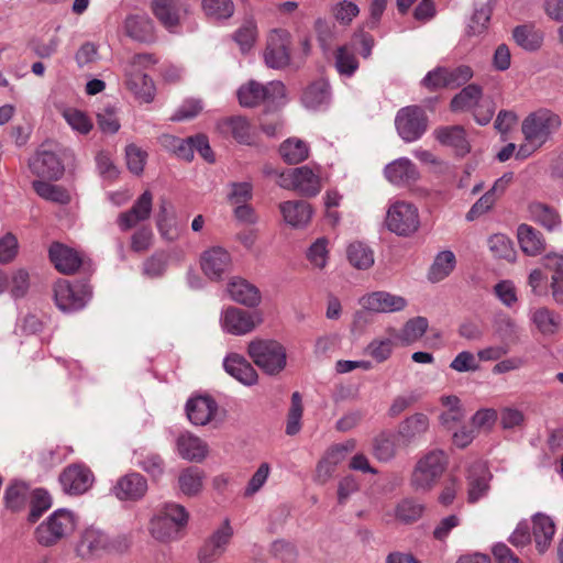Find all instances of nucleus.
Returning a JSON list of instances; mask_svg holds the SVG:
<instances>
[{
  "mask_svg": "<svg viewBox=\"0 0 563 563\" xmlns=\"http://www.w3.org/2000/svg\"><path fill=\"white\" fill-rule=\"evenodd\" d=\"M562 120L549 109H539L525 118L521 131L526 143L520 145L516 157L525 159L542 147L559 131Z\"/></svg>",
  "mask_w": 563,
  "mask_h": 563,
  "instance_id": "1",
  "label": "nucleus"
},
{
  "mask_svg": "<svg viewBox=\"0 0 563 563\" xmlns=\"http://www.w3.org/2000/svg\"><path fill=\"white\" fill-rule=\"evenodd\" d=\"M424 511V505L412 498H404L400 500L394 510L395 518L404 523L411 525L418 521Z\"/></svg>",
  "mask_w": 563,
  "mask_h": 563,
  "instance_id": "46",
  "label": "nucleus"
},
{
  "mask_svg": "<svg viewBox=\"0 0 563 563\" xmlns=\"http://www.w3.org/2000/svg\"><path fill=\"white\" fill-rule=\"evenodd\" d=\"M217 128L222 135H230L240 144H255L252 125L244 117L235 115L222 119L217 123Z\"/></svg>",
  "mask_w": 563,
  "mask_h": 563,
  "instance_id": "20",
  "label": "nucleus"
},
{
  "mask_svg": "<svg viewBox=\"0 0 563 563\" xmlns=\"http://www.w3.org/2000/svg\"><path fill=\"white\" fill-rule=\"evenodd\" d=\"M123 31L130 38L151 43L155 38L154 23L145 13L129 14L123 21Z\"/></svg>",
  "mask_w": 563,
  "mask_h": 563,
  "instance_id": "25",
  "label": "nucleus"
},
{
  "mask_svg": "<svg viewBox=\"0 0 563 563\" xmlns=\"http://www.w3.org/2000/svg\"><path fill=\"white\" fill-rule=\"evenodd\" d=\"M29 167L31 172L38 177L58 179L64 173V166L51 148V144L43 143L30 159Z\"/></svg>",
  "mask_w": 563,
  "mask_h": 563,
  "instance_id": "11",
  "label": "nucleus"
},
{
  "mask_svg": "<svg viewBox=\"0 0 563 563\" xmlns=\"http://www.w3.org/2000/svg\"><path fill=\"white\" fill-rule=\"evenodd\" d=\"M554 534L555 525L549 516L538 512L532 517L531 538H533L536 549L540 554L549 550Z\"/></svg>",
  "mask_w": 563,
  "mask_h": 563,
  "instance_id": "28",
  "label": "nucleus"
},
{
  "mask_svg": "<svg viewBox=\"0 0 563 563\" xmlns=\"http://www.w3.org/2000/svg\"><path fill=\"white\" fill-rule=\"evenodd\" d=\"M63 118L68 123V125L79 134L86 135L93 128V123L90 118L85 112L75 108L64 109Z\"/></svg>",
  "mask_w": 563,
  "mask_h": 563,
  "instance_id": "53",
  "label": "nucleus"
},
{
  "mask_svg": "<svg viewBox=\"0 0 563 563\" xmlns=\"http://www.w3.org/2000/svg\"><path fill=\"white\" fill-rule=\"evenodd\" d=\"M395 336L391 332V336L388 338H377L374 339L366 346V354L373 357L378 363L385 362L391 355L393 349L395 346Z\"/></svg>",
  "mask_w": 563,
  "mask_h": 563,
  "instance_id": "54",
  "label": "nucleus"
},
{
  "mask_svg": "<svg viewBox=\"0 0 563 563\" xmlns=\"http://www.w3.org/2000/svg\"><path fill=\"white\" fill-rule=\"evenodd\" d=\"M449 463V456L441 449H432L417 462L411 474V486L417 492H428L440 479Z\"/></svg>",
  "mask_w": 563,
  "mask_h": 563,
  "instance_id": "4",
  "label": "nucleus"
},
{
  "mask_svg": "<svg viewBox=\"0 0 563 563\" xmlns=\"http://www.w3.org/2000/svg\"><path fill=\"white\" fill-rule=\"evenodd\" d=\"M361 303L365 309L380 313L397 312L407 307V300L402 296L383 290L363 296Z\"/></svg>",
  "mask_w": 563,
  "mask_h": 563,
  "instance_id": "19",
  "label": "nucleus"
},
{
  "mask_svg": "<svg viewBox=\"0 0 563 563\" xmlns=\"http://www.w3.org/2000/svg\"><path fill=\"white\" fill-rule=\"evenodd\" d=\"M51 506L52 498L45 489L37 488L33 490L29 520L35 522Z\"/></svg>",
  "mask_w": 563,
  "mask_h": 563,
  "instance_id": "60",
  "label": "nucleus"
},
{
  "mask_svg": "<svg viewBox=\"0 0 563 563\" xmlns=\"http://www.w3.org/2000/svg\"><path fill=\"white\" fill-rule=\"evenodd\" d=\"M492 474L483 462H475L468 470L467 482V498L468 503H476L482 497L486 496L489 490V481Z\"/></svg>",
  "mask_w": 563,
  "mask_h": 563,
  "instance_id": "24",
  "label": "nucleus"
},
{
  "mask_svg": "<svg viewBox=\"0 0 563 563\" xmlns=\"http://www.w3.org/2000/svg\"><path fill=\"white\" fill-rule=\"evenodd\" d=\"M55 302L65 312H74L82 309L90 298V291L86 285H71L67 280H58L54 287Z\"/></svg>",
  "mask_w": 563,
  "mask_h": 563,
  "instance_id": "9",
  "label": "nucleus"
},
{
  "mask_svg": "<svg viewBox=\"0 0 563 563\" xmlns=\"http://www.w3.org/2000/svg\"><path fill=\"white\" fill-rule=\"evenodd\" d=\"M302 417V401L301 396L298 391L291 395V406L288 412L286 433L288 435H295L299 432L301 424L300 420Z\"/></svg>",
  "mask_w": 563,
  "mask_h": 563,
  "instance_id": "57",
  "label": "nucleus"
},
{
  "mask_svg": "<svg viewBox=\"0 0 563 563\" xmlns=\"http://www.w3.org/2000/svg\"><path fill=\"white\" fill-rule=\"evenodd\" d=\"M474 76V71L468 65H459L455 68H446V78L449 88H459L467 84Z\"/></svg>",
  "mask_w": 563,
  "mask_h": 563,
  "instance_id": "64",
  "label": "nucleus"
},
{
  "mask_svg": "<svg viewBox=\"0 0 563 563\" xmlns=\"http://www.w3.org/2000/svg\"><path fill=\"white\" fill-rule=\"evenodd\" d=\"M48 254L55 268L65 275L76 273L82 264V257L77 251L58 242L51 245Z\"/></svg>",
  "mask_w": 563,
  "mask_h": 563,
  "instance_id": "22",
  "label": "nucleus"
},
{
  "mask_svg": "<svg viewBox=\"0 0 563 563\" xmlns=\"http://www.w3.org/2000/svg\"><path fill=\"white\" fill-rule=\"evenodd\" d=\"M395 125L405 142H415L427 131L428 117L424 110L418 106L405 107L397 112Z\"/></svg>",
  "mask_w": 563,
  "mask_h": 563,
  "instance_id": "8",
  "label": "nucleus"
},
{
  "mask_svg": "<svg viewBox=\"0 0 563 563\" xmlns=\"http://www.w3.org/2000/svg\"><path fill=\"white\" fill-rule=\"evenodd\" d=\"M147 492L146 478L136 472L121 476L111 488V493L122 501H137Z\"/></svg>",
  "mask_w": 563,
  "mask_h": 563,
  "instance_id": "12",
  "label": "nucleus"
},
{
  "mask_svg": "<svg viewBox=\"0 0 563 563\" xmlns=\"http://www.w3.org/2000/svg\"><path fill=\"white\" fill-rule=\"evenodd\" d=\"M433 134L442 145L454 147L459 155H465L470 152L465 130L460 125L438 128Z\"/></svg>",
  "mask_w": 563,
  "mask_h": 563,
  "instance_id": "33",
  "label": "nucleus"
},
{
  "mask_svg": "<svg viewBox=\"0 0 563 563\" xmlns=\"http://www.w3.org/2000/svg\"><path fill=\"white\" fill-rule=\"evenodd\" d=\"M332 13L340 24L347 25L360 13V9L356 3L343 0L332 8Z\"/></svg>",
  "mask_w": 563,
  "mask_h": 563,
  "instance_id": "63",
  "label": "nucleus"
},
{
  "mask_svg": "<svg viewBox=\"0 0 563 563\" xmlns=\"http://www.w3.org/2000/svg\"><path fill=\"white\" fill-rule=\"evenodd\" d=\"M152 11L165 29L176 32L185 8L179 0H153Z\"/></svg>",
  "mask_w": 563,
  "mask_h": 563,
  "instance_id": "27",
  "label": "nucleus"
},
{
  "mask_svg": "<svg viewBox=\"0 0 563 563\" xmlns=\"http://www.w3.org/2000/svg\"><path fill=\"white\" fill-rule=\"evenodd\" d=\"M232 528L225 521L222 527L216 530L212 536L206 541L198 553L200 563H214L225 552L227 547L232 537Z\"/></svg>",
  "mask_w": 563,
  "mask_h": 563,
  "instance_id": "14",
  "label": "nucleus"
},
{
  "mask_svg": "<svg viewBox=\"0 0 563 563\" xmlns=\"http://www.w3.org/2000/svg\"><path fill=\"white\" fill-rule=\"evenodd\" d=\"M482 98V87L470 84L452 98L450 108L454 112L475 109L483 101Z\"/></svg>",
  "mask_w": 563,
  "mask_h": 563,
  "instance_id": "38",
  "label": "nucleus"
},
{
  "mask_svg": "<svg viewBox=\"0 0 563 563\" xmlns=\"http://www.w3.org/2000/svg\"><path fill=\"white\" fill-rule=\"evenodd\" d=\"M353 448L354 442L331 446L317 464L314 481L321 485L325 484L333 476L338 465L344 460L345 454L353 450Z\"/></svg>",
  "mask_w": 563,
  "mask_h": 563,
  "instance_id": "16",
  "label": "nucleus"
},
{
  "mask_svg": "<svg viewBox=\"0 0 563 563\" xmlns=\"http://www.w3.org/2000/svg\"><path fill=\"white\" fill-rule=\"evenodd\" d=\"M288 36L284 31L274 30L268 37L264 53L265 63L271 68H283L289 63Z\"/></svg>",
  "mask_w": 563,
  "mask_h": 563,
  "instance_id": "18",
  "label": "nucleus"
},
{
  "mask_svg": "<svg viewBox=\"0 0 563 563\" xmlns=\"http://www.w3.org/2000/svg\"><path fill=\"white\" fill-rule=\"evenodd\" d=\"M201 7L205 14L216 21L230 19L235 10L232 0H202Z\"/></svg>",
  "mask_w": 563,
  "mask_h": 563,
  "instance_id": "48",
  "label": "nucleus"
},
{
  "mask_svg": "<svg viewBox=\"0 0 563 563\" xmlns=\"http://www.w3.org/2000/svg\"><path fill=\"white\" fill-rule=\"evenodd\" d=\"M328 240L319 238L309 247L307 256L313 266L324 268L328 263Z\"/></svg>",
  "mask_w": 563,
  "mask_h": 563,
  "instance_id": "62",
  "label": "nucleus"
},
{
  "mask_svg": "<svg viewBox=\"0 0 563 563\" xmlns=\"http://www.w3.org/2000/svg\"><path fill=\"white\" fill-rule=\"evenodd\" d=\"M429 327V322L424 317H415L409 319L399 333L396 330H390L394 336L397 338L401 344L410 345L423 336Z\"/></svg>",
  "mask_w": 563,
  "mask_h": 563,
  "instance_id": "43",
  "label": "nucleus"
},
{
  "mask_svg": "<svg viewBox=\"0 0 563 563\" xmlns=\"http://www.w3.org/2000/svg\"><path fill=\"white\" fill-rule=\"evenodd\" d=\"M156 225L163 239L174 241L177 238L174 217L168 214L165 202L159 206Z\"/></svg>",
  "mask_w": 563,
  "mask_h": 563,
  "instance_id": "61",
  "label": "nucleus"
},
{
  "mask_svg": "<svg viewBox=\"0 0 563 563\" xmlns=\"http://www.w3.org/2000/svg\"><path fill=\"white\" fill-rule=\"evenodd\" d=\"M529 213L533 221L538 222L549 231H553L561 224L558 212L550 206L542 202H531Z\"/></svg>",
  "mask_w": 563,
  "mask_h": 563,
  "instance_id": "45",
  "label": "nucleus"
},
{
  "mask_svg": "<svg viewBox=\"0 0 563 563\" xmlns=\"http://www.w3.org/2000/svg\"><path fill=\"white\" fill-rule=\"evenodd\" d=\"M261 322L262 318L257 311H246L235 307L225 309L220 318L223 331L233 335L250 333Z\"/></svg>",
  "mask_w": 563,
  "mask_h": 563,
  "instance_id": "10",
  "label": "nucleus"
},
{
  "mask_svg": "<svg viewBox=\"0 0 563 563\" xmlns=\"http://www.w3.org/2000/svg\"><path fill=\"white\" fill-rule=\"evenodd\" d=\"M492 254L498 258L512 260L515 252L511 241L504 234H494L488 239Z\"/></svg>",
  "mask_w": 563,
  "mask_h": 563,
  "instance_id": "59",
  "label": "nucleus"
},
{
  "mask_svg": "<svg viewBox=\"0 0 563 563\" xmlns=\"http://www.w3.org/2000/svg\"><path fill=\"white\" fill-rule=\"evenodd\" d=\"M285 222L294 228L306 227L312 217V208L307 201H285L279 205Z\"/></svg>",
  "mask_w": 563,
  "mask_h": 563,
  "instance_id": "31",
  "label": "nucleus"
},
{
  "mask_svg": "<svg viewBox=\"0 0 563 563\" xmlns=\"http://www.w3.org/2000/svg\"><path fill=\"white\" fill-rule=\"evenodd\" d=\"M200 266L208 278L218 280L230 269L231 256L224 249L213 246L201 254Z\"/></svg>",
  "mask_w": 563,
  "mask_h": 563,
  "instance_id": "15",
  "label": "nucleus"
},
{
  "mask_svg": "<svg viewBox=\"0 0 563 563\" xmlns=\"http://www.w3.org/2000/svg\"><path fill=\"white\" fill-rule=\"evenodd\" d=\"M302 104L310 110L327 108L331 101L330 85L325 79H319L310 84L301 97Z\"/></svg>",
  "mask_w": 563,
  "mask_h": 563,
  "instance_id": "30",
  "label": "nucleus"
},
{
  "mask_svg": "<svg viewBox=\"0 0 563 563\" xmlns=\"http://www.w3.org/2000/svg\"><path fill=\"white\" fill-rule=\"evenodd\" d=\"M189 515L184 506L168 503L163 506L158 514V525H165L166 520H169L172 523L176 526L178 531L187 525Z\"/></svg>",
  "mask_w": 563,
  "mask_h": 563,
  "instance_id": "49",
  "label": "nucleus"
},
{
  "mask_svg": "<svg viewBox=\"0 0 563 563\" xmlns=\"http://www.w3.org/2000/svg\"><path fill=\"white\" fill-rule=\"evenodd\" d=\"M59 483L65 493L80 495L91 487L93 475L86 466L74 464L63 471L59 475Z\"/></svg>",
  "mask_w": 563,
  "mask_h": 563,
  "instance_id": "13",
  "label": "nucleus"
},
{
  "mask_svg": "<svg viewBox=\"0 0 563 563\" xmlns=\"http://www.w3.org/2000/svg\"><path fill=\"white\" fill-rule=\"evenodd\" d=\"M400 445L402 443L397 433L382 432L373 440L372 453L379 462H389L396 456Z\"/></svg>",
  "mask_w": 563,
  "mask_h": 563,
  "instance_id": "34",
  "label": "nucleus"
},
{
  "mask_svg": "<svg viewBox=\"0 0 563 563\" xmlns=\"http://www.w3.org/2000/svg\"><path fill=\"white\" fill-rule=\"evenodd\" d=\"M335 68L340 75L351 77L358 68V60L353 49L343 45L335 52Z\"/></svg>",
  "mask_w": 563,
  "mask_h": 563,
  "instance_id": "50",
  "label": "nucleus"
},
{
  "mask_svg": "<svg viewBox=\"0 0 563 563\" xmlns=\"http://www.w3.org/2000/svg\"><path fill=\"white\" fill-rule=\"evenodd\" d=\"M346 258L356 269L366 271L374 265V251L365 243L354 241L346 247Z\"/></svg>",
  "mask_w": 563,
  "mask_h": 563,
  "instance_id": "39",
  "label": "nucleus"
},
{
  "mask_svg": "<svg viewBox=\"0 0 563 563\" xmlns=\"http://www.w3.org/2000/svg\"><path fill=\"white\" fill-rule=\"evenodd\" d=\"M29 487L24 482L14 481L4 492L5 506L12 510L20 509L26 498Z\"/></svg>",
  "mask_w": 563,
  "mask_h": 563,
  "instance_id": "56",
  "label": "nucleus"
},
{
  "mask_svg": "<svg viewBox=\"0 0 563 563\" xmlns=\"http://www.w3.org/2000/svg\"><path fill=\"white\" fill-rule=\"evenodd\" d=\"M428 429V417L423 413H416L400 423L397 434L402 445H408L415 439L426 433Z\"/></svg>",
  "mask_w": 563,
  "mask_h": 563,
  "instance_id": "37",
  "label": "nucleus"
},
{
  "mask_svg": "<svg viewBox=\"0 0 563 563\" xmlns=\"http://www.w3.org/2000/svg\"><path fill=\"white\" fill-rule=\"evenodd\" d=\"M228 292L232 300L247 307H255L261 301L258 289L242 278L232 279L228 284Z\"/></svg>",
  "mask_w": 563,
  "mask_h": 563,
  "instance_id": "32",
  "label": "nucleus"
},
{
  "mask_svg": "<svg viewBox=\"0 0 563 563\" xmlns=\"http://www.w3.org/2000/svg\"><path fill=\"white\" fill-rule=\"evenodd\" d=\"M295 190L306 197H313L321 190L319 174H316L308 166L297 167Z\"/></svg>",
  "mask_w": 563,
  "mask_h": 563,
  "instance_id": "42",
  "label": "nucleus"
},
{
  "mask_svg": "<svg viewBox=\"0 0 563 563\" xmlns=\"http://www.w3.org/2000/svg\"><path fill=\"white\" fill-rule=\"evenodd\" d=\"M35 192L49 201L58 203H68L70 200L69 194L60 186L53 185L42 180L33 181Z\"/></svg>",
  "mask_w": 563,
  "mask_h": 563,
  "instance_id": "52",
  "label": "nucleus"
},
{
  "mask_svg": "<svg viewBox=\"0 0 563 563\" xmlns=\"http://www.w3.org/2000/svg\"><path fill=\"white\" fill-rule=\"evenodd\" d=\"M153 207V195L145 190L133 203L130 210L122 212L118 217V225L121 231H129L137 223L147 220Z\"/></svg>",
  "mask_w": 563,
  "mask_h": 563,
  "instance_id": "17",
  "label": "nucleus"
},
{
  "mask_svg": "<svg viewBox=\"0 0 563 563\" xmlns=\"http://www.w3.org/2000/svg\"><path fill=\"white\" fill-rule=\"evenodd\" d=\"M136 465L147 473L153 479H158L165 472V463L157 453L141 454Z\"/></svg>",
  "mask_w": 563,
  "mask_h": 563,
  "instance_id": "55",
  "label": "nucleus"
},
{
  "mask_svg": "<svg viewBox=\"0 0 563 563\" xmlns=\"http://www.w3.org/2000/svg\"><path fill=\"white\" fill-rule=\"evenodd\" d=\"M76 528L75 515L67 509L55 510L35 530V539L43 547H52Z\"/></svg>",
  "mask_w": 563,
  "mask_h": 563,
  "instance_id": "6",
  "label": "nucleus"
},
{
  "mask_svg": "<svg viewBox=\"0 0 563 563\" xmlns=\"http://www.w3.org/2000/svg\"><path fill=\"white\" fill-rule=\"evenodd\" d=\"M224 371L245 386H253L258 375L253 365L241 354L230 353L223 360Z\"/></svg>",
  "mask_w": 563,
  "mask_h": 563,
  "instance_id": "23",
  "label": "nucleus"
},
{
  "mask_svg": "<svg viewBox=\"0 0 563 563\" xmlns=\"http://www.w3.org/2000/svg\"><path fill=\"white\" fill-rule=\"evenodd\" d=\"M126 536L110 538L102 530L88 527L80 532L75 543V553L84 561H91L109 553H122L130 548Z\"/></svg>",
  "mask_w": 563,
  "mask_h": 563,
  "instance_id": "2",
  "label": "nucleus"
},
{
  "mask_svg": "<svg viewBox=\"0 0 563 563\" xmlns=\"http://www.w3.org/2000/svg\"><path fill=\"white\" fill-rule=\"evenodd\" d=\"M238 98L242 107H256L262 101H265L264 86L251 80L238 90Z\"/></svg>",
  "mask_w": 563,
  "mask_h": 563,
  "instance_id": "51",
  "label": "nucleus"
},
{
  "mask_svg": "<svg viewBox=\"0 0 563 563\" xmlns=\"http://www.w3.org/2000/svg\"><path fill=\"white\" fill-rule=\"evenodd\" d=\"M385 223L390 232L400 236H409L420 225L418 209L410 202L396 201L389 206Z\"/></svg>",
  "mask_w": 563,
  "mask_h": 563,
  "instance_id": "7",
  "label": "nucleus"
},
{
  "mask_svg": "<svg viewBox=\"0 0 563 563\" xmlns=\"http://www.w3.org/2000/svg\"><path fill=\"white\" fill-rule=\"evenodd\" d=\"M155 63L156 59L152 54L141 53L132 56L124 66L125 86L141 102L150 103L154 100V82L142 69Z\"/></svg>",
  "mask_w": 563,
  "mask_h": 563,
  "instance_id": "3",
  "label": "nucleus"
},
{
  "mask_svg": "<svg viewBox=\"0 0 563 563\" xmlns=\"http://www.w3.org/2000/svg\"><path fill=\"white\" fill-rule=\"evenodd\" d=\"M531 320L544 335L554 334L560 324V318L548 308H538L531 312Z\"/></svg>",
  "mask_w": 563,
  "mask_h": 563,
  "instance_id": "47",
  "label": "nucleus"
},
{
  "mask_svg": "<svg viewBox=\"0 0 563 563\" xmlns=\"http://www.w3.org/2000/svg\"><path fill=\"white\" fill-rule=\"evenodd\" d=\"M515 42L526 51H537L542 46L543 32L537 30L532 24L518 25L512 31Z\"/></svg>",
  "mask_w": 563,
  "mask_h": 563,
  "instance_id": "41",
  "label": "nucleus"
},
{
  "mask_svg": "<svg viewBox=\"0 0 563 563\" xmlns=\"http://www.w3.org/2000/svg\"><path fill=\"white\" fill-rule=\"evenodd\" d=\"M176 449L180 457L190 462H201L208 454L207 443L189 432L179 434Z\"/></svg>",
  "mask_w": 563,
  "mask_h": 563,
  "instance_id": "29",
  "label": "nucleus"
},
{
  "mask_svg": "<svg viewBox=\"0 0 563 563\" xmlns=\"http://www.w3.org/2000/svg\"><path fill=\"white\" fill-rule=\"evenodd\" d=\"M257 27L253 21H246L235 33L234 41L240 46L242 53L249 52L255 43Z\"/></svg>",
  "mask_w": 563,
  "mask_h": 563,
  "instance_id": "58",
  "label": "nucleus"
},
{
  "mask_svg": "<svg viewBox=\"0 0 563 563\" xmlns=\"http://www.w3.org/2000/svg\"><path fill=\"white\" fill-rule=\"evenodd\" d=\"M456 258L452 251L439 252L428 272V279L431 283H439L446 278L455 268Z\"/></svg>",
  "mask_w": 563,
  "mask_h": 563,
  "instance_id": "40",
  "label": "nucleus"
},
{
  "mask_svg": "<svg viewBox=\"0 0 563 563\" xmlns=\"http://www.w3.org/2000/svg\"><path fill=\"white\" fill-rule=\"evenodd\" d=\"M279 154L286 163L299 164L308 158L309 146L300 139L289 137L280 144Z\"/></svg>",
  "mask_w": 563,
  "mask_h": 563,
  "instance_id": "44",
  "label": "nucleus"
},
{
  "mask_svg": "<svg viewBox=\"0 0 563 563\" xmlns=\"http://www.w3.org/2000/svg\"><path fill=\"white\" fill-rule=\"evenodd\" d=\"M206 474L196 466H189L183 470L178 476V487L187 497L198 496L203 489Z\"/></svg>",
  "mask_w": 563,
  "mask_h": 563,
  "instance_id": "36",
  "label": "nucleus"
},
{
  "mask_svg": "<svg viewBox=\"0 0 563 563\" xmlns=\"http://www.w3.org/2000/svg\"><path fill=\"white\" fill-rule=\"evenodd\" d=\"M249 356L265 374L275 376L287 365L285 346L275 340H253L247 345Z\"/></svg>",
  "mask_w": 563,
  "mask_h": 563,
  "instance_id": "5",
  "label": "nucleus"
},
{
  "mask_svg": "<svg viewBox=\"0 0 563 563\" xmlns=\"http://www.w3.org/2000/svg\"><path fill=\"white\" fill-rule=\"evenodd\" d=\"M384 175L389 183L397 186L411 185L420 177L417 166L407 157H400L387 164Z\"/></svg>",
  "mask_w": 563,
  "mask_h": 563,
  "instance_id": "21",
  "label": "nucleus"
},
{
  "mask_svg": "<svg viewBox=\"0 0 563 563\" xmlns=\"http://www.w3.org/2000/svg\"><path fill=\"white\" fill-rule=\"evenodd\" d=\"M217 402L209 396L194 397L187 401L186 412L191 423L206 426L216 416Z\"/></svg>",
  "mask_w": 563,
  "mask_h": 563,
  "instance_id": "26",
  "label": "nucleus"
},
{
  "mask_svg": "<svg viewBox=\"0 0 563 563\" xmlns=\"http://www.w3.org/2000/svg\"><path fill=\"white\" fill-rule=\"evenodd\" d=\"M517 236L522 252L529 256H536L545 249L541 232L529 224H520Z\"/></svg>",
  "mask_w": 563,
  "mask_h": 563,
  "instance_id": "35",
  "label": "nucleus"
}]
</instances>
